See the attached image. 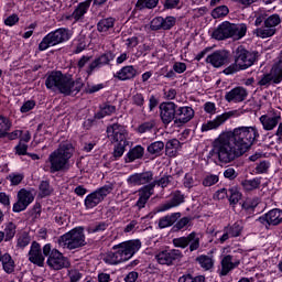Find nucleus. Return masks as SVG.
<instances>
[{"mask_svg": "<svg viewBox=\"0 0 282 282\" xmlns=\"http://www.w3.org/2000/svg\"><path fill=\"white\" fill-rule=\"evenodd\" d=\"M69 39H72V33L68 29H57L53 32H50L47 35L43 37V40L39 44V50L40 52H45V50H48V47H54V45L65 43V41H69Z\"/></svg>", "mask_w": 282, "mask_h": 282, "instance_id": "nucleus-9", "label": "nucleus"}, {"mask_svg": "<svg viewBox=\"0 0 282 282\" xmlns=\"http://www.w3.org/2000/svg\"><path fill=\"white\" fill-rule=\"evenodd\" d=\"M126 147H127V141H120L117 145H115L113 158H116V160L124 155Z\"/></svg>", "mask_w": 282, "mask_h": 282, "instance_id": "nucleus-54", "label": "nucleus"}, {"mask_svg": "<svg viewBox=\"0 0 282 282\" xmlns=\"http://www.w3.org/2000/svg\"><path fill=\"white\" fill-rule=\"evenodd\" d=\"M12 122L4 116H0V138H6L8 131H10Z\"/></svg>", "mask_w": 282, "mask_h": 282, "instance_id": "nucleus-42", "label": "nucleus"}, {"mask_svg": "<svg viewBox=\"0 0 282 282\" xmlns=\"http://www.w3.org/2000/svg\"><path fill=\"white\" fill-rule=\"evenodd\" d=\"M268 171H270V161L264 160L257 163L256 173H258V175L268 173Z\"/></svg>", "mask_w": 282, "mask_h": 282, "instance_id": "nucleus-55", "label": "nucleus"}, {"mask_svg": "<svg viewBox=\"0 0 282 282\" xmlns=\"http://www.w3.org/2000/svg\"><path fill=\"white\" fill-rule=\"evenodd\" d=\"M116 58V55L109 51L100 56L96 57L87 67H86V74L87 76H91L96 69H100L101 67H105V65H111V61Z\"/></svg>", "mask_w": 282, "mask_h": 282, "instance_id": "nucleus-17", "label": "nucleus"}, {"mask_svg": "<svg viewBox=\"0 0 282 282\" xmlns=\"http://www.w3.org/2000/svg\"><path fill=\"white\" fill-rule=\"evenodd\" d=\"M147 151L153 158H160L164 153V143L162 141H154L148 145Z\"/></svg>", "mask_w": 282, "mask_h": 282, "instance_id": "nucleus-33", "label": "nucleus"}, {"mask_svg": "<svg viewBox=\"0 0 282 282\" xmlns=\"http://www.w3.org/2000/svg\"><path fill=\"white\" fill-rule=\"evenodd\" d=\"M184 194L180 191H175L172 194V198L156 207V213H166V210H171V208H177L181 204H184Z\"/></svg>", "mask_w": 282, "mask_h": 282, "instance_id": "nucleus-24", "label": "nucleus"}, {"mask_svg": "<svg viewBox=\"0 0 282 282\" xmlns=\"http://www.w3.org/2000/svg\"><path fill=\"white\" fill-rule=\"evenodd\" d=\"M196 261L199 263L203 270H212L213 265H215V261L213 260V258L204 254L197 257Z\"/></svg>", "mask_w": 282, "mask_h": 282, "instance_id": "nucleus-41", "label": "nucleus"}, {"mask_svg": "<svg viewBox=\"0 0 282 282\" xmlns=\"http://www.w3.org/2000/svg\"><path fill=\"white\" fill-rule=\"evenodd\" d=\"M59 246L62 248H67L68 250H76V248H83V246H87L85 241V232L82 227L74 228L70 231L64 234L58 239Z\"/></svg>", "mask_w": 282, "mask_h": 282, "instance_id": "nucleus-8", "label": "nucleus"}, {"mask_svg": "<svg viewBox=\"0 0 282 282\" xmlns=\"http://www.w3.org/2000/svg\"><path fill=\"white\" fill-rule=\"evenodd\" d=\"M152 195H154L153 185H143V187L139 189V199L135 203L137 208L142 210V208L147 206V202L151 199Z\"/></svg>", "mask_w": 282, "mask_h": 282, "instance_id": "nucleus-27", "label": "nucleus"}, {"mask_svg": "<svg viewBox=\"0 0 282 282\" xmlns=\"http://www.w3.org/2000/svg\"><path fill=\"white\" fill-rule=\"evenodd\" d=\"M151 30H164V18L156 17L151 21Z\"/></svg>", "mask_w": 282, "mask_h": 282, "instance_id": "nucleus-57", "label": "nucleus"}, {"mask_svg": "<svg viewBox=\"0 0 282 282\" xmlns=\"http://www.w3.org/2000/svg\"><path fill=\"white\" fill-rule=\"evenodd\" d=\"M234 116H237V110L227 111L220 116H217L214 120H209L206 123L202 126V131H213V129H219L224 122L227 120H230V118H234Z\"/></svg>", "mask_w": 282, "mask_h": 282, "instance_id": "nucleus-22", "label": "nucleus"}, {"mask_svg": "<svg viewBox=\"0 0 282 282\" xmlns=\"http://www.w3.org/2000/svg\"><path fill=\"white\" fill-rule=\"evenodd\" d=\"M246 98H248V90L241 86L232 88L225 95L227 102H243Z\"/></svg>", "mask_w": 282, "mask_h": 282, "instance_id": "nucleus-26", "label": "nucleus"}, {"mask_svg": "<svg viewBox=\"0 0 282 282\" xmlns=\"http://www.w3.org/2000/svg\"><path fill=\"white\" fill-rule=\"evenodd\" d=\"M138 133H153L155 131V120L145 121L137 128Z\"/></svg>", "mask_w": 282, "mask_h": 282, "instance_id": "nucleus-43", "label": "nucleus"}, {"mask_svg": "<svg viewBox=\"0 0 282 282\" xmlns=\"http://www.w3.org/2000/svg\"><path fill=\"white\" fill-rule=\"evenodd\" d=\"M229 204H239V202L241 200V192H239V189H237V187H231L229 188Z\"/></svg>", "mask_w": 282, "mask_h": 282, "instance_id": "nucleus-49", "label": "nucleus"}, {"mask_svg": "<svg viewBox=\"0 0 282 282\" xmlns=\"http://www.w3.org/2000/svg\"><path fill=\"white\" fill-rule=\"evenodd\" d=\"M91 58H94V56H91V55H84V56H82L79 58V61L77 62L78 69L85 68V65H87V63L91 62Z\"/></svg>", "mask_w": 282, "mask_h": 282, "instance_id": "nucleus-63", "label": "nucleus"}, {"mask_svg": "<svg viewBox=\"0 0 282 282\" xmlns=\"http://www.w3.org/2000/svg\"><path fill=\"white\" fill-rule=\"evenodd\" d=\"M34 202V194L22 188L18 192V200L13 204V213H23Z\"/></svg>", "mask_w": 282, "mask_h": 282, "instance_id": "nucleus-18", "label": "nucleus"}, {"mask_svg": "<svg viewBox=\"0 0 282 282\" xmlns=\"http://www.w3.org/2000/svg\"><path fill=\"white\" fill-rule=\"evenodd\" d=\"M234 64L224 69V74H237V72L252 67L257 62V53L250 52L240 45L234 51Z\"/></svg>", "mask_w": 282, "mask_h": 282, "instance_id": "nucleus-4", "label": "nucleus"}, {"mask_svg": "<svg viewBox=\"0 0 282 282\" xmlns=\"http://www.w3.org/2000/svg\"><path fill=\"white\" fill-rule=\"evenodd\" d=\"M25 176L23 174L12 173L9 175V180L12 186H19Z\"/></svg>", "mask_w": 282, "mask_h": 282, "instance_id": "nucleus-61", "label": "nucleus"}, {"mask_svg": "<svg viewBox=\"0 0 282 282\" xmlns=\"http://www.w3.org/2000/svg\"><path fill=\"white\" fill-rule=\"evenodd\" d=\"M45 85L46 88L52 89V91L57 89L59 90V94L72 96L74 91L78 94L85 84L83 83L82 78L74 80L72 75H65L61 70H55L46 77Z\"/></svg>", "mask_w": 282, "mask_h": 282, "instance_id": "nucleus-2", "label": "nucleus"}, {"mask_svg": "<svg viewBox=\"0 0 282 282\" xmlns=\"http://www.w3.org/2000/svg\"><path fill=\"white\" fill-rule=\"evenodd\" d=\"M116 25V20L113 18H104L97 23L98 32H109Z\"/></svg>", "mask_w": 282, "mask_h": 282, "instance_id": "nucleus-36", "label": "nucleus"}, {"mask_svg": "<svg viewBox=\"0 0 282 282\" xmlns=\"http://www.w3.org/2000/svg\"><path fill=\"white\" fill-rule=\"evenodd\" d=\"M142 248V242L140 240H129L115 245L112 250L107 252L104 257L105 263L108 265H118V263H123V261H129L138 250Z\"/></svg>", "mask_w": 282, "mask_h": 282, "instance_id": "nucleus-3", "label": "nucleus"}, {"mask_svg": "<svg viewBox=\"0 0 282 282\" xmlns=\"http://www.w3.org/2000/svg\"><path fill=\"white\" fill-rule=\"evenodd\" d=\"M15 153L18 155H28V144L20 141L19 144L15 147Z\"/></svg>", "mask_w": 282, "mask_h": 282, "instance_id": "nucleus-64", "label": "nucleus"}, {"mask_svg": "<svg viewBox=\"0 0 282 282\" xmlns=\"http://www.w3.org/2000/svg\"><path fill=\"white\" fill-rule=\"evenodd\" d=\"M2 268L7 274H12L14 272V260L10 253H4L2 258Z\"/></svg>", "mask_w": 282, "mask_h": 282, "instance_id": "nucleus-38", "label": "nucleus"}, {"mask_svg": "<svg viewBox=\"0 0 282 282\" xmlns=\"http://www.w3.org/2000/svg\"><path fill=\"white\" fill-rule=\"evenodd\" d=\"M74 155V148L72 144H63L48 155L51 164L50 172L58 173V171H69V160Z\"/></svg>", "mask_w": 282, "mask_h": 282, "instance_id": "nucleus-5", "label": "nucleus"}, {"mask_svg": "<svg viewBox=\"0 0 282 282\" xmlns=\"http://www.w3.org/2000/svg\"><path fill=\"white\" fill-rule=\"evenodd\" d=\"M109 228V224L101 221L88 228V232H105Z\"/></svg>", "mask_w": 282, "mask_h": 282, "instance_id": "nucleus-56", "label": "nucleus"}, {"mask_svg": "<svg viewBox=\"0 0 282 282\" xmlns=\"http://www.w3.org/2000/svg\"><path fill=\"white\" fill-rule=\"evenodd\" d=\"M159 109H160V116L163 124H171L173 120L175 122V118L177 113V105L175 102L173 101L162 102Z\"/></svg>", "mask_w": 282, "mask_h": 282, "instance_id": "nucleus-16", "label": "nucleus"}, {"mask_svg": "<svg viewBox=\"0 0 282 282\" xmlns=\"http://www.w3.org/2000/svg\"><path fill=\"white\" fill-rule=\"evenodd\" d=\"M32 239L30 238V235L28 232H22L17 241V248H20V250H23L26 248V246H30V242Z\"/></svg>", "mask_w": 282, "mask_h": 282, "instance_id": "nucleus-47", "label": "nucleus"}, {"mask_svg": "<svg viewBox=\"0 0 282 282\" xmlns=\"http://www.w3.org/2000/svg\"><path fill=\"white\" fill-rule=\"evenodd\" d=\"M165 155L169 158H175L177 155V150L180 149V140L172 139L164 144Z\"/></svg>", "mask_w": 282, "mask_h": 282, "instance_id": "nucleus-32", "label": "nucleus"}, {"mask_svg": "<svg viewBox=\"0 0 282 282\" xmlns=\"http://www.w3.org/2000/svg\"><path fill=\"white\" fill-rule=\"evenodd\" d=\"M248 32V26L246 24H232L228 21L223 22L218 28L213 32L212 36L216 41H225V39H243Z\"/></svg>", "mask_w": 282, "mask_h": 282, "instance_id": "nucleus-7", "label": "nucleus"}, {"mask_svg": "<svg viewBox=\"0 0 282 282\" xmlns=\"http://www.w3.org/2000/svg\"><path fill=\"white\" fill-rule=\"evenodd\" d=\"M281 25V15L274 13L264 19V24L253 31L259 39H270L276 34V26Z\"/></svg>", "mask_w": 282, "mask_h": 282, "instance_id": "nucleus-11", "label": "nucleus"}, {"mask_svg": "<svg viewBox=\"0 0 282 282\" xmlns=\"http://www.w3.org/2000/svg\"><path fill=\"white\" fill-rule=\"evenodd\" d=\"M35 107H36V101L31 99V100L25 101L21 106L20 111H21V113H28V112L32 111V109H34Z\"/></svg>", "mask_w": 282, "mask_h": 282, "instance_id": "nucleus-60", "label": "nucleus"}, {"mask_svg": "<svg viewBox=\"0 0 282 282\" xmlns=\"http://www.w3.org/2000/svg\"><path fill=\"white\" fill-rule=\"evenodd\" d=\"M195 118V110H193L192 107L188 106H183V107H177L176 106V117L174 124L176 127H184L187 122H191Z\"/></svg>", "mask_w": 282, "mask_h": 282, "instance_id": "nucleus-21", "label": "nucleus"}, {"mask_svg": "<svg viewBox=\"0 0 282 282\" xmlns=\"http://www.w3.org/2000/svg\"><path fill=\"white\" fill-rule=\"evenodd\" d=\"M29 261L37 268H43L45 265V257L43 256V249H41V243L33 241L31 249L29 251Z\"/></svg>", "mask_w": 282, "mask_h": 282, "instance_id": "nucleus-23", "label": "nucleus"}, {"mask_svg": "<svg viewBox=\"0 0 282 282\" xmlns=\"http://www.w3.org/2000/svg\"><path fill=\"white\" fill-rule=\"evenodd\" d=\"M2 234H4V241H12L14 235H17V225L14 223H8Z\"/></svg>", "mask_w": 282, "mask_h": 282, "instance_id": "nucleus-40", "label": "nucleus"}, {"mask_svg": "<svg viewBox=\"0 0 282 282\" xmlns=\"http://www.w3.org/2000/svg\"><path fill=\"white\" fill-rule=\"evenodd\" d=\"M87 10H89V2H82L77 6L70 17L75 21H80V19H83L85 14H87Z\"/></svg>", "mask_w": 282, "mask_h": 282, "instance_id": "nucleus-34", "label": "nucleus"}, {"mask_svg": "<svg viewBox=\"0 0 282 282\" xmlns=\"http://www.w3.org/2000/svg\"><path fill=\"white\" fill-rule=\"evenodd\" d=\"M206 278L204 275L193 276L192 274H184L178 278V282H205Z\"/></svg>", "mask_w": 282, "mask_h": 282, "instance_id": "nucleus-52", "label": "nucleus"}, {"mask_svg": "<svg viewBox=\"0 0 282 282\" xmlns=\"http://www.w3.org/2000/svg\"><path fill=\"white\" fill-rule=\"evenodd\" d=\"M112 113H116V106L106 102L100 106V111L95 115V118L100 120L105 118V116H111Z\"/></svg>", "mask_w": 282, "mask_h": 282, "instance_id": "nucleus-35", "label": "nucleus"}, {"mask_svg": "<svg viewBox=\"0 0 282 282\" xmlns=\"http://www.w3.org/2000/svg\"><path fill=\"white\" fill-rule=\"evenodd\" d=\"M138 76V70L133 66H123L119 72H117L113 77L118 80H131Z\"/></svg>", "mask_w": 282, "mask_h": 282, "instance_id": "nucleus-28", "label": "nucleus"}, {"mask_svg": "<svg viewBox=\"0 0 282 282\" xmlns=\"http://www.w3.org/2000/svg\"><path fill=\"white\" fill-rule=\"evenodd\" d=\"M106 133L111 144L127 142V130L120 123L108 126Z\"/></svg>", "mask_w": 282, "mask_h": 282, "instance_id": "nucleus-19", "label": "nucleus"}, {"mask_svg": "<svg viewBox=\"0 0 282 282\" xmlns=\"http://www.w3.org/2000/svg\"><path fill=\"white\" fill-rule=\"evenodd\" d=\"M175 23H177V19L175 17H166L163 18V30H171L174 28Z\"/></svg>", "mask_w": 282, "mask_h": 282, "instance_id": "nucleus-58", "label": "nucleus"}, {"mask_svg": "<svg viewBox=\"0 0 282 282\" xmlns=\"http://www.w3.org/2000/svg\"><path fill=\"white\" fill-rule=\"evenodd\" d=\"M258 138L259 131L254 127L235 128L234 131L221 133L214 141L212 153L217 155L221 164H230L248 153Z\"/></svg>", "mask_w": 282, "mask_h": 282, "instance_id": "nucleus-1", "label": "nucleus"}, {"mask_svg": "<svg viewBox=\"0 0 282 282\" xmlns=\"http://www.w3.org/2000/svg\"><path fill=\"white\" fill-rule=\"evenodd\" d=\"M282 80V62L272 66L270 73L263 74L258 85L260 87H270L272 83L279 85Z\"/></svg>", "mask_w": 282, "mask_h": 282, "instance_id": "nucleus-14", "label": "nucleus"}, {"mask_svg": "<svg viewBox=\"0 0 282 282\" xmlns=\"http://www.w3.org/2000/svg\"><path fill=\"white\" fill-rule=\"evenodd\" d=\"M184 254L178 249L163 250L155 254V260L160 265H175L180 263Z\"/></svg>", "mask_w": 282, "mask_h": 282, "instance_id": "nucleus-13", "label": "nucleus"}, {"mask_svg": "<svg viewBox=\"0 0 282 282\" xmlns=\"http://www.w3.org/2000/svg\"><path fill=\"white\" fill-rule=\"evenodd\" d=\"M226 229L229 230L230 237H239L243 231V226L239 223H235L234 225L226 227Z\"/></svg>", "mask_w": 282, "mask_h": 282, "instance_id": "nucleus-53", "label": "nucleus"}, {"mask_svg": "<svg viewBox=\"0 0 282 282\" xmlns=\"http://www.w3.org/2000/svg\"><path fill=\"white\" fill-rule=\"evenodd\" d=\"M172 243L175 248H182L183 250L189 246V252L199 250V237L195 231H192L186 237L174 238Z\"/></svg>", "mask_w": 282, "mask_h": 282, "instance_id": "nucleus-15", "label": "nucleus"}, {"mask_svg": "<svg viewBox=\"0 0 282 282\" xmlns=\"http://www.w3.org/2000/svg\"><path fill=\"white\" fill-rule=\"evenodd\" d=\"M172 176L166 175L160 180L153 181V171H145L141 173L131 174L127 178V184L129 186H153V193H155V186H161V188H166L171 184Z\"/></svg>", "mask_w": 282, "mask_h": 282, "instance_id": "nucleus-6", "label": "nucleus"}, {"mask_svg": "<svg viewBox=\"0 0 282 282\" xmlns=\"http://www.w3.org/2000/svg\"><path fill=\"white\" fill-rule=\"evenodd\" d=\"M131 102L134 107H139V109H144V95L142 93H137L132 95Z\"/></svg>", "mask_w": 282, "mask_h": 282, "instance_id": "nucleus-51", "label": "nucleus"}, {"mask_svg": "<svg viewBox=\"0 0 282 282\" xmlns=\"http://www.w3.org/2000/svg\"><path fill=\"white\" fill-rule=\"evenodd\" d=\"M242 186L246 191H254L261 186L260 178L246 180L242 182Z\"/></svg>", "mask_w": 282, "mask_h": 282, "instance_id": "nucleus-48", "label": "nucleus"}, {"mask_svg": "<svg viewBox=\"0 0 282 282\" xmlns=\"http://www.w3.org/2000/svg\"><path fill=\"white\" fill-rule=\"evenodd\" d=\"M43 254L48 257L46 263L52 270L69 268V260L57 249H52V245L47 243L43 247Z\"/></svg>", "mask_w": 282, "mask_h": 282, "instance_id": "nucleus-10", "label": "nucleus"}, {"mask_svg": "<svg viewBox=\"0 0 282 282\" xmlns=\"http://www.w3.org/2000/svg\"><path fill=\"white\" fill-rule=\"evenodd\" d=\"M191 221H193V218L191 217H183L180 220H176V224H174L172 227L173 232H180V230H184V228L191 226Z\"/></svg>", "mask_w": 282, "mask_h": 282, "instance_id": "nucleus-45", "label": "nucleus"}, {"mask_svg": "<svg viewBox=\"0 0 282 282\" xmlns=\"http://www.w3.org/2000/svg\"><path fill=\"white\" fill-rule=\"evenodd\" d=\"M143 156L144 148L142 145H137L127 153L126 162H135V160H140Z\"/></svg>", "mask_w": 282, "mask_h": 282, "instance_id": "nucleus-31", "label": "nucleus"}, {"mask_svg": "<svg viewBox=\"0 0 282 282\" xmlns=\"http://www.w3.org/2000/svg\"><path fill=\"white\" fill-rule=\"evenodd\" d=\"M219 182V175L217 174H207L203 181H202V185L205 187H210V186H215V184H217Z\"/></svg>", "mask_w": 282, "mask_h": 282, "instance_id": "nucleus-50", "label": "nucleus"}, {"mask_svg": "<svg viewBox=\"0 0 282 282\" xmlns=\"http://www.w3.org/2000/svg\"><path fill=\"white\" fill-rule=\"evenodd\" d=\"M41 197H50L54 193V188L50 185V181H42L39 185Z\"/></svg>", "mask_w": 282, "mask_h": 282, "instance_id": "nucleus-44", "label": "nucleus"}, {"mask_svg": "<svg viewBox=\"0 0 282 282\" xmlns=\"http://www.w3.org/2000/svg\"><path fill=\"white\" fill-rule=\"evenodd\" d=\"M112 191H113V185L109 184V185H104L102 187L93 192L85 198L86 208H96V206H98L100 202L105 200V197L111 194Z\"/></svg>", "mask_w": 282, "mask_h": 282, "instance_id": "nucleus-12", "label": "nucleus"}, {"mask_svg": "<svg viewBox=\"0 0 282 282\" xmlns=\"http://www.w3.org/2000/svg\"><path fill=\"white\" fill-rule=\"evenodd\" d=\"M160 0H138L135 3V8L138 10H153V8H158Z\"/></svg>", "mask_w": 282, "mask_h": 282, "instance_id": "nucleus-39", "label": "nucleus"}, {"mask_svg": "<svg viewBox=\"0 0 282 282\" xmlns=\"http://www.w3.org/2000/svg\"><path fill=\"white\" fill-rule=\"evenodd\" d=\"M258 221L268 228L269 226H279L282 224V210L274 208L269 210L267 214L260 216Z\"/></svg>", "mask_w": 282, "mask_h": 282, "instance_id": "nucleus-20", "label": "nucleus"}, {"mask_svg": "<svg viewBox=\"0 0 282 282\" xmlns=\"http://www.w3.org/2000/svg\"><path fill=\"white\" fill-rule=\"evenodd\" d=\"M229 12L230 10L227 6H219L212 11V17L213 19H221L223 17H228Z\"/></svg>", "mask_w": 282, "mask_h": 282, "instance_id": "nucleus-46", "label": "nucleus"}, {"mask_svg": "<svg viewBox=\"0 0 282 282\" xmlns=\"http://www.w3.org/2000/svg\"><path fill=\"white\" fill-rule=\"evenodd\" d=\"M239 265V262H232V256L228 254L221 260V270L219 272L220 276H228L231 270H235Z\"/></svg>", "mask_w": 282, "mask_h": 282, "instance_id": "nucleus-30", "label": "nucleus"}, {"mask_svg": "<svg viewBox=\"0 0 282 282\" xmlns=\"http://www.w3.org/2000/svg\"><path fill=\"white\" fill-rule=\"evenodd\" d=\"M202 183V181H199V178H197V175L193 174V173H186L183 180V185L185 188H194V186H199V184Z\"/></svg>", "mask_w": 282, "mask_h": 282, "instance_id": "nucleus-37", "label": "nucleus"}, {"mask_svg": "<svg viewBox=\"0 0 282 282\" xmlns=\"http://www.w3.org/2000/svg\"><path fill=\"white\" fill-rule=\"evenodd\" d=\"M239 176V173L237 172V170H235L234 167H226L225 172H224V177H226V180H237V177Z\"/></svg>", "mask_w": 282, "mask_h": 282, "instance_id": "nucleus-59", "label": "nucleus"}, {"mask_svg": "<svg viewBox=\"0 0 282 282\" xmlns=\"http://www.w3.org/2000/svg\"><path fill=\"white\" fill-rule=\"evenodd\" d=\"M69 282H79L83 279V273L74 269L68 272Z\"/></svg>", "mask_w": 282, "mask_h": 282, "instance_id": "nucleus-62", "label": "nucleus"}, {"mask_svg": "<svg viewBox=\"0 0 282 282\" xmlns=\"http://www.w3.org/2000/svg\"><path fill=\"white\" fill-rule=\"evenodd\" d=\"M182 217V213H172L171 215L163 216L159 219V228L162 230L164 228H171L175 226L177 219Z\"/></svg>", "mask_w": 282, "mask_h": 282, "instance_id": "nucleus-29", "label": "nucleus"}, {"mask_svg": "<svg viewBox=\"0 0 282 282\" xmlns=\"http://www.w3.org/2000/svg\"><path fill=\"white\" fill-rule=\"evenodd\" d=\"M230 53L226 50L215 51L213 54L206 57V63H210L213 67H223L228 63Z\"/></svg>", "mask_w": 282, "mask_h": 282, "instance_id": "nucleus-25", "label": "nucleus"}]
</instances>
